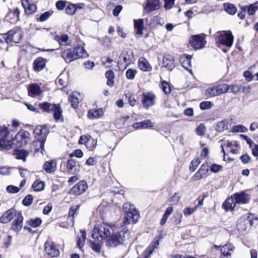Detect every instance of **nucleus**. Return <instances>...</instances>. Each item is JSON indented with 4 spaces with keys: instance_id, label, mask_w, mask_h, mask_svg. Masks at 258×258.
<instances>
[{
    "instance_id": "nucleus-3",
    "label": "nucleus",
    "mask_w": 258,
    "mask_h": 258,
    "mask_svg": "<svg viewBox=\"0 0 258 258\" xmlns=\"http://www.w3.org/2000/svg\"><path fill=\"white\" fill-rule=\"evenodd\" d=\"M30 141V133L24 130H20L12 140H8V148L13 147H21L27 145Z\"/></svg>"
},
{
    "instance_id": "nucleus-26",
    "label": "nucleus",
    "mask_w": 258,
    "mask_h": 258,
    "mask_svg": "<svg viewBox=\"0 0 258 258\" xmlns=\"http://www.w3.org/2000/svg\"><path fill=\"white\" fill-rule=\"evenodd\" d=\"M67 171L69 174H75L79 171L75 160L70 159L67 162Z\"/></svg>"
},
{
    "instance_id": "nucleus-54",
    "label": "nucleus",
    "mask_w": 258,
    "mask_h": 258,
    "mask_svg": "<svg viewBox=\"0 0 258 258\" xmlns=\"http://www.w3.org/2000/svg\"><path fill=\"white\" fill-rule=\"evenodd\" d=\"M206 131L205 126L201 123L196 129V133L198 136H203L205 135Z\"/></svg>"
},
{
    "instance_id": "nucleus-35",
    "label": "nucleus",
    "mask_w": 258,
    "mask_h": 258,
    "mask_svg": "<svg viewBox=\"0 0 258 258\" xmlns=\"http://www.w3.org/2000/svg\"><path fill=\"white\" fill-rule=\"evenodd\" d=\"M80 94L77 92H74L70 97V101L73 108H76L79 104Z\"/></svg>"
},
{
    "instance_id": "nucleus-17",
    "label": "nucleus",
    "mask_w": 258,
    "mask_h": 258,
    "mask_svg": "<svg viewBox=\"0 0 258 258\" xmlns=\"http://www.w3.org/2000/svg\"><path fill=\"white\" fill-rule=\"evenodd\" d=\"M28 91L29 95L32 97L39 96L42 93L40 86L37 84H30L28 88Z\"/></svg>"
},
{
    "instance_id": "nucleus-34",
    "label": "nucleus",
    "mask_w": 258,
    "mask_h": 258,
    "mask_svg": "<svg viewBox=\"0 0 258 258\" xmlns=\"http://www.w3.org/2000/svg\"><path fill=\"white\" fill-rule=\"evenodd\" d=\"M234 246L232 244L230 243H227L222 246L220 250L223 256L228 257L231 255Z\"/></svg>"
},
{
    "instance_id": "nucleus-55",
    "label": "nucleus",
    "mask_w": 258,
    "mask_h": 258,
    "mask_svg": "<svg viewBox=\"0 0 258 258\" xmlns=\"http://www.w3.org/2000/svg\"><path fill=\"white\" fill-rule=\"evenodd\" d=\"M113 60L107 56L103 57L101 58V62L103 65L105 66L106 68H109L112 66V63L113 62Z\"/></svg>"
},
{
    "instance_id": "nucleus-50",
    "label": "nucleus",
    "mask_w": 258,
    "mask_h": 258,
    "mask_svg": "<svg viewBox=\"0 0 258 258\" xmlns=\"http://www.w3.org/2000/svg\"><path fill=\"white\" fill-rule=\"evenodd\" d=\"M128 98V102L132 106H135L137 102V96L133 93H128L126 94Z\"/></svg>"
},
{
    "instance_id": "nucleus-14",
    "label": "nucleus",
    "mask_w": 258,
    "mask_h": 258,
    "mask_svg": "<svg viewBox=\"0 0 258 258\" xmlns=\"http://www.w3.org/2000/svg\"><path fill=\"white\" fill-rule=\"evenodd\" d=\"M122 238L120 233H117L109 235L106 239L107 245L110 247H115L121 243Z\"/></svg>"
},
{
    "instance_id": "nucleus-11",
    "label": "nucleus",
    "mask_w": 258,
    "mask_h": 258,
    "mask_svg": "<svg viewBox=\"0 0 258 258\" xmlns=\"http://www.w3.org/2000/svg\"><path fill=\"white\" fill-rule=\"evenodd\" d=\"M224 147L227 148L231 153L235 154L237 152L238 144L235 141H224V143L221 145V148L223 153L224 157L225 155Z\"/></svg>"
},
{
    "instance_id": "nucleus-37",
    "label": "nucleus",
    "mask_w": 258,
    "mask_h": 258,
    "mask_svg": "<svg viewBox=\"0 0 258 258\" xmlns=\"http://www.w3.org/2000/svg\"><path fill=\"white\" fill-rule=\"evenodd\" d=\"M173 208L171 206L168 207L166 208L160 221L161 225H164L166 223L169 216L173 213Z\"/></svg>"
},
{
    "instance_id": "nucleus-61",
    "label": "nucleus",
    "mask_w": 258,
    "mask_h": 258,
    "mask_svg": "<svg viewBox=\"0 0 258 258\" xmlns=\"http://www.w3.org/2000/svg\"><path fill=\"white\" fill-rule=\"evenodd\" d=\"M76 10V8L75 5L71 4L68 6L66 9V12L67 14L72 15Z\"/></svg>"
},
{
    "instance_id": "nucleus-27",
    "label": "nucleus",
    "mask_w": 258,
    "mask_h": 258,
    "mask_svg": "<svg viewBox=\"0 0 258 258\" xmlns=\"http://www.w3.org/2000/svg\"><path fill=\"white\" fill-rule=\"evenodd\" d=\"M209 169L207 165H203L200 169L196 173L194 178L195 180H200L208 175Z\"/></svg>"
},
{
    "instance_id": "nucleus-43",
    "label": "nucleus",
    "mask_w": 258,
    "mask_h": 258,
    "mask_svg": "<svg viewBox=\"0 0 258 258\" xmlns=\"http://www.w3.org/2000/svg\"><path fill=\"white\" fill-rule=\"evenodd\" d=\"M105 76L107 79V84L110 87H112L114 85V73L111 71H107Z\"/></svg>"
},
{
    "instance_id": "nucleus-10",
    "label": "nucleus",
    "mask_w": 258,
    "mask_h": 258,
    "mask_svg": "<svg viewBox=\"0 0 258 258\" xmlns=\"http://www.w3.org/2000/svg\"><path fill=\"white\" fill-rule=\"evenodd\" d=\"M87 188V182L84 180H81L71 188L70 193L74 195H80L84 192Z\"/></svg>"
},
{
    "instance_id": "nucleus-38",
    "label": "nucleus",
    "mask_w": 258,
    "mask_h": 258,
    "mask_svg": "<svg viewBox=\"0 0 258 258\" xmlns=\"http://www.w3.org/2000/svg\"><path fill=\"white\" fill-rule=\"evenodd\" d=\"M159 239L157 238L153 241L147 250L144 252L145 255L148 257L154 251V249L159 245Z\"/></svg>"
},
{
    "instance_id": "nucleus-18",
    "label": "nucleus",
    "mask_w": 258,
    "mask_h": 258,
    "mask_svg": "<svg viewBox=\"0 0 258 258\" xmlns=\"http://www.w3.org/2000/svg\"><path fill=\"white\" fill-rule=\"evenodd\" d=\"M227 87L228 88V91L229 90V92L234 94H237L241 92H245L246 90H247V92H249V87L246 88L244 86H242V85H228L227 84Z\"/></svg>"
},
{
    "instance_id": "nucleus-22",
    "label": "nucleus",
    "mask_w": 258,
    "mask_h": 258,
    "mask_svg": "<svg viewBox=\"0 0 258 258\" xmlns=\"http://www.w3.org/2000/svg\"><path fill=\"white\" fill-rule=\"evenodd\" d=\"M61 56L67 63H70L76 59L73 49H67L61 53Z\"/></svg>"
},
{
    "instance_id": "nucleus-53",
    "label": "nucleus",
    "mask_w": 258,
    "mask_h": 258,
    "mask_svg": "<svg viewBox=\"0 0 258 258\" xmlns=\"http://www.w3.org/2000/svg\"><path fill=\"white\" fill-rule=\"evenodd\" d=\"M200 146L202 148L201 156L203 158H206L209 154V147L206 144L202 142L200 143Z\"/></svg>"
},
{
    "instance_id": "nucleus-47",
    "label": "nucleus",
    "mask_w": 258,
    "mask_h": 258,
    "mask_svg": "<svg viewBox=\"0 0 258 258\" xmlns=\"http://www.w3.org/2000/svg\"><path fill=\"white\" fill-rule=\"evenodd\" d=\"M44 186L45 183L43 181L38 180L33 183L32 187L35 191H40L43 190Z\"/></svg>"
},
{
    "instance_id": "nucleus-15",
    "label": "nucleus",
    "mask_w": 258,
    "mask_h": 258,
    "mask_svg": "<svg viewBox=\"0 0 258 258\" xmlns=\"http://www.w3.org/2000/svg\"><path fill=\"white\" fill-rule=\"evenodd\" d=\"M16 216V211L14 209H11L5 212L0 217V223H8Z\"/></svg>"
},
{
    "instance_id": "nucleus-4",
    "label": "nucleus",
    "mask_w": 258,
    "mask_h": 258,
    "mask_svg": "<svg viewBox=\"0 0 258 258\" xmlns=\"http://www.w3.org/2000/svg\"><path fill=\"white\" fill-rule=\"evenodd\" d=\"M215 39L218 45H223L228 47H231L234 41V37L229 30L217 32Z\"/></svg>"
},
{
    "instance_id": "nucleus-45",
    "label": "nucleus",
    "mask_w": 258,
    "mask_h": 258,
    "mask_svg": "<svg viewBox=\"0 0 258 258\" xmlns=\"http://www.w3.org/2000/svg\"><path fill=\"white\" fill-rule=\"evenodd\" d=\"M29 152L23 150L16 151L15 152L16 157L18 159H22L25 161L26 157L28 156Z\"/></svg>"
},
{
    "instance_id": "nucleus-39",
    "label": "nucleus",
    "mask_w": 258,
    "mask_h": 258,
    "mask_svg": "<svg viewBox=\"0 0 258 258\" xmlns=\"http://www.w3.org/2000/svg\"><path fill=\"white\" fill-rule=\"evenodd\" d=\"M53 117L56 120H60L62 119V109L58 104H56L55 107L53 109Z\"/></svg>"
},
{
    "instance_id": "nucleus-12",
    "label": "nucleus",
    "mask_w": 258,
    "mask_h": 258,
    "mask_svg": "<svg viewBox=\"0 0 258 258\" xmlns=\"http://www.w3.org/2000/svg\"><path fill=\"white\" fill-rule=\"evenodd\" d=\"M134 57V53L131 49L124 50L119 57L118 64L125 63L128 65L131 63Z\"/></svg>"
},
{
    "instance_id": "nucleus-62",
    "label": "nucleus",
    "mask_w": 258,
    "mask_h": 258,
    "mask_svg": "<svg viewBox=\"0 0 258 258\" xmlns=\"http://www.w3.org/2000/svg\"><path fill=\"white\" fill-rule=\"evenodd\" d=\"M212 103L210 101H204L200 103V107L202 110L210 109L212 107Z\"/></svg>"
},
{
    "instance_id": "nucleus-41",
    "label": "nucleus",
    "mask_w": 258,
    "mask_h": 258,
    "mask_svg": "<svg viewBox=\"0 0 258 258\" xmlns=\"http://www.w3.org/2000/svg\"><path fill=\"white\" fill-rule=\"evenodd\" d=\"M181 198V196L179 192H175L171 196L168 200V202L172 206L177 205Z\"/></svg>"
},
{
    "instance_id": "nucleus-23",
    "label": "nucleus",
    "mask_w": 258,
    "mask_h": 258,
    "mask_svg": "<svg viewBox=\"0 0 258 258\" xmlns=\"http://www.w3.org/2000/svg\"><path fill=\"white\" fill-rule=\"evenodd\" d=\"M57 162L55 160L46 161L43 165V168L47 173H52L55 171Z\"/></svg>"
},
{
    "instance_id": "nucleus-13",
    "label": "nucleus",
    "mask_w": 258,
    "mask_h": 258,
    "mask_svg": "<svg viewBox=\"0 0 258 258\" xmlns=\"http://www.w3.org/2000/svg\"><path fill=\"white\" fill-rule=\"evenodd\" d=\"M155 96L150 92L143 94L142 102L145 108L148 109L155 104Z\"/></svg>"
},
{
    "instance_id": "nucleus-58",
    "label": "nucleus",
    "mask_w": 258,
    "mask_h": 258,
    "mask_svg": "<svg viewBox=\"0 0 258 258\" xmlns=\"http://www.w3.org/2000/svg\"><path fill=\"white\" fill-rule=\"evenodd\" d=\"M197 209V206H195L193 208L186 207L183 211V213L185 216H188L192 214Z\"/></svg>"
},
{
    "instance_id": "nucleus-33",
    "label": "nucleus",
    "mask_w": 258,
    "mask_h": 258,
    "mask_svg": "<svg viewBox=\"0 0 258 258\" xmlns=\"http://www.w3.org/2000/svg\"><path fill=\"white\" fill-rule=\"evenodd\" d=\"M76 58L87 57L88 55L84 48L82 46H78L73 49Z\"/></svg>"
},
{
    "instance_id": "nucleus-19",
    "label": "nucleus",
    "mask_w": 258,
    "mask_h": 258,
    "mask_svg": "<svg viewBox=\"0 0 258 258\" xmlns=\"http://www.w3.org/2000/svg\"><path fill=\"white\" fill-rule=\"evenodd\" d=\"M47 60L42 57H38L33 62V68L35 71L39 72L42 70L46 66Z\"/></svg>"
},
{
    "instance_id": "nucleus-20",
    "label": "nucleus",
    "mask_w": 258,
    "mask_h": 258,
    "mask_svg": "<svg viewBox=\"0 0 258 258\" xmlns=\"http://www.w3.org/2000/svg\"><path fill=\"white\" fill-rule=\"evenodd\" d=\"M138 66L139 69L144 72H150L152 70V67L148 61L143 57L139 58Z\"/></svg>"
},
{
    "instance_id": "nucleus-51",
    "label": "nucleus",
    "mask_w": 258,
    "mask_h": 258,
    "mask_svg": "<svg viewBox=\"0 0 258 258\" xmlns=\"http://www.w3.org/2000/svg\"><path fill=\"white\" fill-rule=\"evenodd\" d=\"M34 133L38 136H44L47 134V128L44 126H37L34 130Z\"/></svg>"
},
{
    "instance_id": "nucleus-9",
    "label": "nucleus",
    "mask_w": 258,
    "mask_h": 258,
    "mask_svg": "<svg viewBox=\"0 0 258 258\" xmlns=\"http://www.w3.org/2000/svg\"><path fill=\"white\" fill-rule=\"evenodd\" d=\"M79 144H84L88 150L92 151L96 146L97 141L90 135H83L80 137Z\"/></svg>"
},
{
    "instance_id": "nucleus-36",
    "label": "nucleus",
    "mask_w": 258,
    "mask_h": 258,
    "mask_svg": "<svg viewBox=\"0 0 258 258\" xmlns=\"http://www.w3.org/2000/svg\"><path fill=\"white\" fill-rule=\"evenodd\" d=\"M23 218L21 214H18L17 216L16 219L14 222L13 229L16 231H20L23 226Z\"/></svg>"
},
{
    "instance_id": "nucleus-44",
    "label": "nucleus",
    "mask_w": 258,
    "mask_h": 258,
    "mask_svg": "<svg viewBox=\"0 0 258 258\" xmlns=\"http://www.w3.org/2000/svg\"><path fill=\"white\" fill-rule=\"evenodd\" d=\"M244 10L247 11V13L249 15H253L254 14L255 11L258 10V2H256L253 4L244 7Z\"/></svg>"
},
{
    "instance_id": "nucleus-25",
    "label": "nucleus",
    "mask_w": 258,
    "mask_h": 258,
    "mask_svg": "<svg viewBox=\"0 0 258 258\" xmlns=\"http://www.w3.org/2000/svg\"><path fill=\"white\" fill-rule=\"evenodd\" d=\"M103 114V110L101 108L93 109L88 111V117L91 119H98L101 117Z\"/></svg>"
},
{
    "instance_id": "nucleus-5",
    "label": "nucleus",
    "mask_w": 258,
    "mask_h": 258,
    "mask_svg": "<svg viewBox=\"0 0 258 258\" xmlns=\"http://www.w3.org/2000/svg\"><path fill=\"white\" fill-rule=\"evenodd\" d=\"M5 39L7 43H19L23 38V31L19 27L15 28L5 34Z\"/></svg>"
},
{
    "instance_id": "nucleus-60",
    "label": "nucleus",
    "mask_w": 258,
    "mask_h": 258,
    "mask_svg": "<svg viewBox=\"0 0 258 258\" xmlns=\"http://www.w3.org/2000/svg\"><path fill=\"white\" fill-rule=\"evenodd\" d=\"M161 86L162 89L165 94H168L171 92V88L168 82L165 81H162Z\"/></svg>"
},
{
    "instance_id": "nucleus-59",
    "label": "nucleus",
    "mask_w": 258,
    "mask_h": 258,
    "mask_svg": "<svg viewBox=\"0 0 258 258\" xmlns=\"http://www.w3.org/2000/svg\"><path fill=\"white\" fill-rule=\"evenodd\" d=\"M42 223V220L39 218H37L35 219H31L29 221V224L31 226L36 228L39 226Z\"/></svg>"
},
{
    "instance_id": "nucleus-1",
    "label": "nucleus",
    "mask_w": 258,
    "mask_h": 258,
    "mask_svg": "<svg viewBox=\"0 0 258 258\" xmlns=\"http://www.w3.org/2000/svg\"><path fill=\"white\" fill-rule=\"evenodd\" d=\"M110 235V228L108 225L103 224L95 226L92 234V237L94 240H90L92 249L96 252H99L102 241L103 239H107Z\"/></svg>"
},
{
    "instance_id": "nucleus-29",
    "label": "nucleus",
    "mask_w": 258,
    "mask_h": 258,
    "mask_svg": "<svg viewBox=\"0 0 258 258\" xmlns=\"http://www.w3.org/2000/svg\"><path fill=\"white\" fill-rule=\"evenodd\" d=\"M163 66L169 70H172L174 67V61L171 55L164 56L163 58Z\"/></svg>"
},
{
    "instance_id": "nucleus-52",
    "label": "nucleus",
    "mask_w": 258,
    "mask_h": 258,
    "mask_svg": "<svg viewBox=\"0 0 258 258\" xmlns=\"http://www.w3.org/2000/svg\"><path fill=\"white\" fill-rule=\"evenodd\" d=\"M228 124L225 120H222L219 122L217 124V130L218 132H222L225 130H227Z\"/></svg>"
},
{
    "instance_id": "nucleus-40",
    "label": "nucleus",
    "mask_w": 258,
    "mask_h": 258,
    "mask_svg": "<svg viewBox=\"0 0 258 258\" xmlns=\"http://www.w3.org/2000/svg\"><path fill=\"white\" fill-rule=\"evenodd\" d=\"M10 133L8 128L5 126H0V140H10L9 139Z\"/></svg>"
},
{
    "instance_id": "nucleus-31",
    "label": "nucleus",
    "mask_w": 258,
    "mask_h": 258,
    "mask_svg": "<svg viewBox=\"0 0 258 258\" xmlns=\"http://www.w3.org/2000/svg\"><path fill=\"white\" fill-rule=\"evenodd\" d=\"M133 126L136 130L143 129L153 127L154 123L150 120H146L144 121L136 122Z\"/></svg>"
},
{
    "instance_id": "nucleus-57",
    "label": "nucleus",
    "mask_w": 258,
    "mask_h": 258,
    "mask_svg": "<svg viewBox=\"0 0 258 258\" xmlns=\"http://www.w3.org/2000/svg\"><path fill=\"white\" fill-rule=\"evenodd\" d=\"M246 128L242 125H237L232 128V133H244L246 131Z\"/></svg>"
},
{
    "instance_id": "nucleus-46",
    "label": "nucleus",
    "mask_w": 258,
    "mask_h": 258,
    "mask_svg": "<svg viewBox=\"0 0 258 258\" xmlns=\"http://www.w3.org/2000/svg\"><path fill=\"white\" fill-rule=\"evenodd\" d=\"M86 239V232L84 230H81L80 232V236L77 240V245L78 247L81 248H82L85 244V241Z\"/></svg>"
},
{
    "instance_id": "nucleus-7",
    "label": "nucleus",
    "mask_w": 258,
    "mask_h": 258,
    "mask_svg": "<svg viewBox=\"0 0 258 258\" xmlns=\"http://www.w3.org/2000/svg\"><path fill=\"white\" fill-rule=\"evenodd\" d=\"M45 251L51 257H57L60 254L59 245L52 240H47L45 243Z\"/></svg>"
},
{
    "instance_id": "nucleus-8",
    "label": "nucleus",
    "mask_w": 258,
    "mask_h": 258,
    "mask_svg": "<svg viewBox=\"0 0 258 258\" xmlns=\"http://www.w3.org/2000/svg\"><path fill=\"white\" fill-rule=\"evenodd\" d=\"M227 92L228 88L227 84H224L209 88L206 90L205 94L207 96L212 97Z\"/></svg>"
},
{
    "instance_id": "nucleus-64",
    "label": "nucleus",
    "mask_w": 258,
    "mask_h": 258,
    "mask_svg": "<svg viewBox=\"0 0 258 258\" xmlns=\"http://www.w3.org/2000/svg\"><path fill=\"white\" fill-rule=\"evenodd\" d=\"M7 190L8 192L16 194L19 191L20 188L14 185H10L7 186Z\"/></svg>"
},
{
    "instance_id": "nucleus-30",
    "label": "nucleus",
    "mask_w": 258,
    "mask_h": 258,
    "mask_svg": "<svg viewBox=\"0 0 258 258\" xmlns=\"http://www.w3.org/2000/svg\"><path fill=\"white\" fill-rule=\"evenodd\" d=\"M191 56L188 54H183L180 58V62L182 67L188 71H189L191 68Z\"/></svg>"
},
{
    "instance_id": "nucleus-21",
    "label": "nucleus",
    "mask_w": 258,
    "mask_h": 258,
    "mask_svg": "<svg viewBox=\"0 0 258 258\" xmlns=\"http://www.w3.org/2000/svg\"><path fill=\"white\" fill-rule=\"evenodd\" d=\"M237 204H246L249 200V195L244 191L237 192L233 195Z\"/></svg>"
},
{
    "instance_id": "nucleus-32",
    "label": "nucleus",
    "mask_w": 258,
    "mask_h": 258,
    "mask_svg": "<svg viewBox=\"0 0 258 258\" xmlns=\"http://www.w3.org/2000/svg\"><path fill=\"white\" fill-rule=\"evenodd\" d=\"M144 20L142 19H139L134 20V26L136 30V34L139 35L143 34V31L144 29Z\"/></svg>"
},
{
    "instance_id": "nucleus-2",
    "label": "nucleus",
    "mask_w": 258,
    "mask_h": 258,
    "mask_svg": "<svg viewBox=\"0 0 258 258\" xmlns=\"http://www.w3.org/2000/svg\"><path fill=\"white\" fill-rule=\"evenodd\" d=\"M122 208L124 214L123 224L126 225L136 223L140 216L135 207L129 203H125L123 205Z\"/></svg>"
},
{
    "instance_id": "nucleus-48",
    "label": "nucleus",
    "mask_w": 258,
    "mask_h": 258,
    "mask_svg": "<svg viewBox=\"0 0 258 258\" xmlns=\"http://www.w3.org/2000/svg\"><path fill=\"white\" fill-rule=\"evenodd\" d=\"M224 8L225 11L230 15L234 14L236 12V8L235 7L231 4L226 3L224 5Z\"/></svg>"
},
{
    "instance_id": "nucleus-24",
    "label": "nucleus",
    "mask_w": 258,
    "mask_h": 258,
    "mask_svg": "<svg viewBox=\"0 0 258 258\" xmlns=\"http://www.w3.org/2000/svg\"><path fill=\"white\" fill-rule=\"evenodd\" d=\"M22 5L25 9L26 13L27 14H31L36 11V6L31 4L28 0H22Z\"/></svg>"
},
{
    "instance_id": "nucleus-56",
    "label": "nucleus",
    "mask_w": 258,
    "mask_h": 258,
    "mask_svg": "<svg viewBox=\"0 0 258 258\" xmlns=\"http://www.w3.org/2000/svg\"><path fill=\"white\" fill-rule=\"evenodd\" d=\"M137 73V71L135 69H130L126 72V77L128 79L133 80L136 75Z\"/></svg>"
},
{
    "instance_id": "nucleus-63",
    "label": "nucleus",
    "mask_w": 258,
    "mask_h": 258,
    "mask_svg": "<svg viewBox=\"0 0 258 258\" xmlns=\"http://www.w3.org/2000/svg\"><path fill=\"white\" fill-rule=\"evenodd\" d=\"M33 197L31 195L27 196L22 201V203L25 206L30 205L33 202Z\"/></svg>"
},
{
    "instance_id": "nucleus-49",
    "label": "nucleus",
    "mask_w": 258,
    "mask_h": 258,
    "mask_svg": "<svg viewBox=\"0 0 258 258\" xmlns=\"http://www.w3.org/2000/svg\"><path fill=\"white\" fill-rule=\"evenodd\" d=\"M55 39L61 45H67L69 40V37L67 35L62 34L55 36Z\"/></svg>"
},
{
    "instance_id": "nucleus-42",
    "label": "nucleus",
    "mask_w": 258,
    "mask_h": 258,
    "mask_svg": "<svg viewBox=\"0 0 258 258\" xmlns=\"http://www.w3.org/2000/svg\"><path fill=\"white\" fill-rule=\"evenodd\" d=\"M55 105L56 104H50L47 102H43L42 103H39L38 105L39 107L43 111L49 112L51 111H52L54 107H55Z\"/></svg>"
},
{
    "instance_id": "nucleus-6",
    "label": "nucleus",
    "mask_w": 258,
    "mask_h": 258,
    "mask_svg": "<svg viewBox=\"0 0 258 258\" xmlns=\"http://www.w3.org/2000/svg\"><path fill=\"white\" fill-rule=\"evenodd\" d=\"M205 37L206 35L203 33L192 35L189 38V43L195 49L203 48L207 43Z\"/></svg>"
},
{
    "instance_id": "nucleus-28",
    "label": "nucleus",
    "mask_w": 258,
    "mask_h": 258,
    "mask_svg": "<svg viewBox=\"0 0 258 258\" xmlns=\"http://www.w3.org/2000/svg\"><path fill=\"white\" fill-rule=\"evenodd\" d=\"M236 204L237 203L233 196L225 201L223 204V207L226 211H231L235 208Z\"/></svg>"
},
{
    "instance_id": "nucleus-16",
    "label": "nucleus",
    "mask_w": 258,
    "mask_h": 258,
    "mask_svg": "<svg viewBox=\"0 0 258 258\" xmlns=\"http://www.w3.org/2000/svg\"><path fill=\"white\" fill-rule=\"evenodd\" d=\"M160 4L159 0H146V3L144 6V10L146 13L159 9Z\"/></svg>"
}]
</instances>
